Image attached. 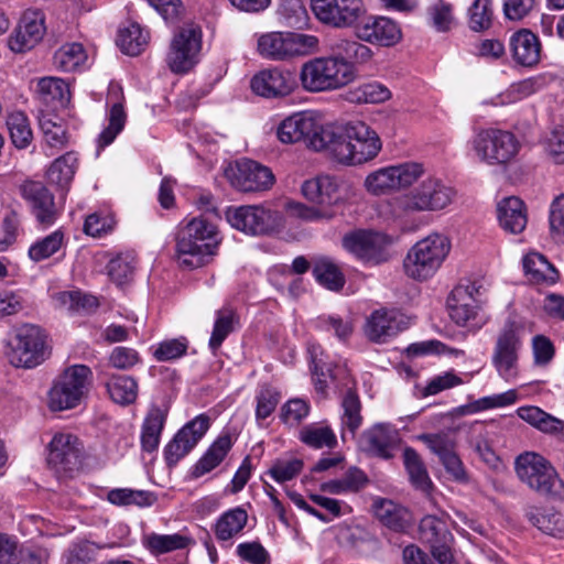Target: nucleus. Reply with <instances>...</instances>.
Returning a JSON list of instances; mask_svg holds the SVG:
<instances>
[{"mask_svg":"<svg viewBox=\"0 0 564 564\" xmlns=\"http://www.w3.org/2000/svg\"><path fill=\"white\" fill-rule=\"evenodd\" d=\"M216 227L203 217L193 218L177 235L176 254L182 268L196 269L205 265L220 243Z\"/></svg>","mask_w":564,"mask_h":564,"instance_id":"f257e3e1","label":"nucleus"},{"mask_svg":"<svg viewBox=\"0 0 564 564\" xmlns=\"http://www.w3.org/2000/svg\"><path fill=\"white\" fill-rule=\"evenodd\" d=\"M356 77L355 67L332 56L314 57L302 65L300 80L310 93L339 89Z\"/></svg>","mask_w":564,"mask_h":564,"instance_id":"f03ea898","label":"nucleus"},{"mask_svg":"<svg viewBox=\"0 0 564 564\" xmlns=\"http://www.w3.org/2000/svg\"><path fill=\"white\" fill-rule=\"evenodd\" d=\"M93 371L86 365H73L59 373L48 391V408L64 411L77 408L88 395Z\"/></svg>","mask_w":564,"mask_h":564,"instance_id":"7ed1b4c3","label":"nucleus"},{"mask_svg":"<svg viewBox=\"0 0 564 564\" xmlns=\"http://www.w3.org/2000/svg\"><path fill=\"white\" fill-rule=\"evenodd\" d=\"M514 468L520 480L534 491L547 497L564 498V481L542 455L525 452L516 458Z\"/></svg>","mask_w":564,"mask_h":564,"instance_id":"20e7f679","label":"nucleus"},{"mask_svg":"<svg viewBox=\"0 0 564 564\" xmlns=\"http://www.w3.org/2000/svg\"><path fill=\"white\" fill-rule=\"evenodd\" d=\"M451 250L447 237L433 234L417 241L404 259V270L414 280H427L440 269Z\"/></svg>","mask_w":564,"mask_h":564,"instance_id":"39448f33","label":"nucleus"},{"mask_svg":"<svg viewBox=\"0 0 564 564\" xmlns=\"http://www.w3.org/2000/svg\"><path fill=\"white\" fill-rule=\"evenodd\" d=\"M523 327L514 319H507L497 335L491 364L498 376L505 381H511L519 373V358L523 346Z\"/></svg>","mask_w":564,"mask_h":564,"instance_id":"423d86ee","label":"nucleus"},{"mask_svg":"<svg viewBox=\"0 0 564 564\" xmlns=\"http://www.w3.org/2000/svg\"><path fill=\"white\" fill-rule=\"evenodd\" d=\"M318 40L314 35L295 32H269L258 40V52L272 61H286L315 51Z\"/></svg>","mask_w":564,"mask_h":564,"instance_id":"0eeeda50","label":"nucleus"},{"mask_svg":"<svg viewBox=\"0 0 564 564\" xmlns=\"http://www.w3.org/2000/svg\"><path fill=\"white\" fill-rule=\"evenodd\" d=\"M455 189L441 180L429 177L399 198L405 213L437 212L446 208L455 197Z\"/></svg>","mask_w":564,"mask_h":564,"instance_id":"6e6552de","label":"nucleus"},{"mask_svg":"<svg viewBox=\"0 0 564 564\" xmlns=\"http://www.w3.org/2000/svg\"><path fill=\"white\" fill-rule=\"evenodd\" d=\"M46 335L36 325L25 324L17 329L7 352L14 367L34 368L46 358Z\"/></svg>","mask_w":564,"mask_h":564,"instance_id":"1a4fd4ad","label":"nucleus"},{"mask_svg":"<svg viewBox=\"0 0 564 564\" xmlns=\"http://www.w3.org/2000/svg\"><path fill=\"white\" fill-rule=\"evenodd\" d=\"M228 224L250 236H264L276 231L281 226L280 214L262 205L230 206L226 210Z\"/></svg>","mask_w":564,"mask_h":564,"instance_id":"9d476101","label":"nucleus"},{"mask_svg":"<svg viewBox=\"0 0 564 564\" xmlns=\"http://www.w3.org/2000/svg\"><path fill=\"white\" fill-rule=\"evenodd\" d=\"M477 156L490 165L510 163L520 150V143L512 132L487 129L480 131L474 140Z\"/></svg>","mask_w":564,"mask_h":564,"instance_id":"9b49d317","label":"nucleus"},{"mask_svg":"<svg viewBox=\"0 0 564 564\" xmlns=\"http://www.w3.org/2000/svg\"><path fill=\"white\" fill-rule=\"evenodd\" d=\"M392 239L376 230H355L343 237V247L358 260L369 265H378L390 259L389 247Z\"/></svg>","mask_w":564,"mask_h":564,"instance_id":"f8f14e48","label":"nucleus"},{"mask_svg":"<svg viewBox=\"0 0 564 564\" xmlns=\"http://www.w3.org/2000/svg\"><path fill=\"white\" fill-rule=\"evenodd\" d=\"M83 446L69 433H56L47 445V465L58 477H73L82 466Z\"/></svg>","mask_w":564,"mask_h":564,"instance_id":"ddd939ff","label":"nucleus"},{"mask_svg":"<svg viewBox=\"0 0 564 564\" xmlns=\"http://www.w3.org/2000/svg\"><path fill=\"white\" fill-rule=\"evenodd\" d=\"M316 19L333 28L356 26L366 14L362 0H311Z\"/></svg>","mask_w":564,"mask_h":564,"instance_id":"4468645a","label":"nucleus"},{"mask_svg":"<svg viewBox=\"0 0 564 564\" xmlns=\"http://www.w3.org/2000/svg\"><path fill=\"white\" fill-rule=\"evenodd\" d=\"M351 144L350 122L341 126H322L314 134L311 149L326 152L333 160L344 165H355Z\"/></svg>","mask_w":564,"mask_h":564,"instance_id":"2eb2a0df","label":"nucleus"},{"mask_svg":"<svg viewBox=\"0 0 564 564\" xmlns=\"http://www.w3.org/2000/svg\"><path fill=\"white\" fill-rule=\"evenodd\" d=\"M351 144L350 122L341 126H322L314 134L311 149L326 152L333 160L344 165H355Z\"/></svg>","mask_w":564,"mask_h":564,"instance_id":"dca6fc26","label":"nucleus"},{"mask_svg":"<svg viewBox=\"0 0 564 564\" xmlns=\"http://www.w3.org/2000/svg\"><path fill=\"white\" fill-rule=\"evenodd\" d=\"M200 47L202 33L198 28L180 29L173 36L166 57L170 69L176 74H184L191 70L197 63Z\"/></svg>","mask_w":564,"mask_h":564,"instance_id":"f3484780","label":"nucleus"},{"mask_svg":"<svg viewBox=\"0 0 564 564\" xmlns=\"http://www.w3.org/2000/svg\"><path fill=\"white\" fill-rule=\"evenodd\" d=\"M422 174L421 164L408 162L370 173L365 181V186L368 192L381 195L391 189L412 185Z\"/></svg>","mask_w":564,"mask_h":564,"instance_id":"a211bd4d","label":"nucleus"},{"mask_svg":"<svg viewBox=\"0 0 564 564\" xmlns=\"http://www.w3.org/2000/svg\"><path fill=\"white\" fill-rule=\"evenodd\" d=\"M209 426L210 419L206 414H199L186 423L164 448L167 466L173 467L185 457L197 445Z\"/></svg>","mask_w":564,"mask_h":564,"instance_id":"6ab92c4d","label":"nucleus"},{"mask_svg":"<svg viewBox=\"0 0 564 564\" xmlns=\"http://www.w3.org/2000/svg\"><path fill=\"white\" fill-rule=\"evenodd\" d=\"M225 174L235 188L246 193L267 191L274 182V175L269 167L251 160L237 162Z\"/></svg>","mask_w":564,"mask_h":564,"instance_id":"aec40b11","label":"nucleus"},{"mask_svg":"<svg viewBox=\"0 0 564 564\" xmlns=\"http://www.w3.org/2000/svg\"><path fill=\"white\" fill-rule=\"evenodd\" d=\"M419 534L422 542L431 547L433 557L440 564H453L451 543L453 535L445 520L436 516H425L421 519Z\"/></svg>","mask_w":564,"mask_h":564,"instance_id":"412c9836","label":"nucleus"},{"mask_svg":"<svg viewBox=\"0 0 564 564\" xmlns=\"http://www.w3.org/2000/svg\"><path fill=\"white\" fill-rule=\"evenodd\" d=\"M21 195L28 203L36 221L43 226H52L59 216L54 195L41 182L29 181L21 186Z\"/></svg>","mask_w":564,"mask_h":564,"instance_id":"4be33fe9","label":"nucleus"},{"mask_svg":"<svg viewBox=\"0 0 564 564\" xmlns=\"http://www.w3.org/2000/svg\"><path fill=\"white\" fill-rule=\"evenodd\" d=\"M46 32L44 13L28 10L21 17L18 26L9 39L13 52L23 53L39 44Z\"/></svg>","mask_w":564,"mask_h":564,"instance_id":"5701e85b","label":"nucleus"},{"mask_svg":"<svg viewBox=\"0 0 564 564\" xmlns=\"http://www.w3.org/2000/svg\"><path fill=\"white\" fill-rule=\"evenodd\" d=\"M296 87V76L291 70L278 67L259 72L251 79V89L254 94L275 98L291 94Z\"/></svg>","mask_w":564,"mask_h":564,"instance_id":"b1692460","label":"nucleus"},{"mask_svg":"<svg viewBox=\"0 0 564 564\" xmlns=\"http://www.w3.org/2000/svg\"><path fill=\"white\" fill-rule=\"evenodd\" d=\"M359 40L381 46H393L402 37L399 25L386 17H368L356 25Z\"/></svg>","mask_w":564,"mask_h":564,"instance_id":"393cba45","label":"nucleus"},{"mask_svg":"<svg viewBox=\"0 0 564 564\" xmlns=\"http://www.w3.org/2000/svg\"><path fill=\"white\" fill-rule=\"evenodd\" d=\"M395 442L397 432L388 424L377 423L360 434L358 447L370 456L390 459Z\"/></svg>","mask_w":564,"mask_h":564,"instance_id":"a878e982","label":"nucleus"},{"mask_svg":"<svg viewBox=\"0 0 564 564\" xmlns=\"http://www.w3.org/2000/svg\"><path fill=\"white\" fill-rule=\"evenodd\" d=\"M440 457L446 471L456 480H466V471L458 455L455 453V441L447 434H422L419 437Z\"/></svg>","mask_w":564,"mask_h":564,"instance_id":"bb28decb","label":"nucleus"},{"mask_svg":"<svg viewBox=\"0 0 564 564\" xmlns=\"http://www.w3.org/2000/svg\"><path fill=\"white\" fill-rule=\"evenodd\" d=\"M321 127L311 115L296 112L280 123L276 135L281 142L286 144L304 141L311 149L313 137Z\"/></svg>","mask_w":564,"mask_h":564,"instance_id":"cd10ccee","label":"nucleus"},{"mask_svg":"<svg viewBox=\"0 0 564 564\" xmlns=\"http://www.w3.org/2000/svg\"><path fill=\"white\" fill-rule=\"evenodd\" d=\"M301 191L307 200L322 207L333 209L343 200L339 183L336 177L330 175H318L305 181Z\"/></svg>","mask_w":564,"mask_h":564,"instance_id":"c85d7f7f","label":"nucleus"},{"mask_svg":"<svg viewBox=\"0 0 564 564\" xmlns=\"http://www.w3.org/2000/svg\"><path fill=\"white\" fill-rule=\"evenodd\" d=\"M355 165L375 159L382 148L378 133L362 121L350 122Z\"/></svg>","mask_w":564,"mask_h":564,"instance_id":"c756f323","label":"nucleus"},{"mask_svg":"<svg viewBox=\"0 0 564 564\" xmlns=\"http://www.w3.org/2000/svg\"><path fill=\"white\" fill-rule=\"evenodd\" d=\"M510 47L514 61L522 66H535L541 59L540 40L530 30L516 32L510 39Z\"/></svg>","mask_w":564,"mask_h":564,"instance_id":"7c9ffc66","label":"nucleus"},{"mask_svg":"<svg viewBox=\"0 0 564 564\" xmlns=\"http://www.w3.org/2000/svg\"><path fill=\"white\" fill-rule=\"evenodd\" d=\"M372 507L376 518L386 528L398 533H404L411 527L412 519L408 509L392 500L378 499Z\"/></svg>","mask_w":564,"mask_h":564,"instance_id":"2f4dec72","label":"nucleus"},{"mask_svg":"<svg viewBox=\"0 0 564 564\" xmlns=\"http://www.w3.org/2000/svg\"><path fill=\"white\" fill-rule=\"evenodd\" d=\"M497 217L500 227L510 234L522 232L528 223L524 203L516 196L507 197L498 204Z\"/></svg>","mask_w":564,"mask_h":564,"instance_id":"473e14b6","label":"nucleus"},{"mask_svg":"<svg viewBox=\"0 0 564 564\" xmlns=\"http://www.w3.org/2000/svg\"><path fill=\"white\" fill-rule=\"evenodd\" d=\"M401 323L394 312L377 310L367 318L365 334L375 343H384L401 330Z\"/></svg>","mask_w":564,"mask_h":564,"instance_id":"72a5a7b5","label":"nucleus"},{"mask_svg":"<svg viewBox=\"0 0 564 564\" xmlns=\"http://www.w3.org/2000/svg\"><path fill=\"white\" fill-rule=\"evenodd\" d=\"M166 415V411L156 405L150 408L141 426L142 451L153 453L158 449Z\"/></svg>","mask_w":564,"mask_h":564,"instance_id":"f704fd0d","label":"nucleus"},{"mask_svg":"<svg viewBox=\"0 0 564 564\" xmlns=\"http://www.w3.org/2000/svg\"><path fill=\"white\" fill-rule=\"evenodd\" d=\"M232 447V441L229 434L220 435L198 459L192 469V476L199 478L212 471L221 464Z\"/></svg>","mask_w":564,"mask_h":564,"instance_id":"c9c22d12","label":"nucleus"},{"mask_svg":"<svg viewBox=\"0 0 564 564\" xmlns=\"http://www.w3.org/2000/svg\"><path fill=\"white\" fill-rule=\"evenodd\" d=\"M340 406L343 413L340 415L341 437L345 440V433L349 432L352 437L364 422L361 415V401L356 390L348 389L343 394Z\"/></svg>","mask_w":564,"mask_h":564,"instance_id":"e433bc0d","label":"nucleus"},{"mask_svg":"<svg viewBox=\"0 0 564 564\" xmlns=\"http://www.w3.org/2000/svg\"><path fill=\"white\" fill-rule=\"evenodd\" d=\"M525 517L532 525L545 534L564 535V516L553 508L529 507Z\"/></svg>","mask_w":564,"mask_h":564,"instance_id":"4c0bfd02","label":"nucleus"},{"mask_svg":"<svg viewBox=\"0 0 564 564\" xmlns=\"http://www.w3.org/2000/svg\"><path fill=\"white\" fill-rule=\"evenodd\" d=\"M523 269L530 281L552 285L557 282L560 274L547 259L538 252L528 253L523 258Z\"/></svg>","mask_w":564,"mask_h":564,"instance_id":"58836bf2","label":"nucleus"},{"mask_svg":"<svg viewBox=\"0 0 564 564\" xmlns=\"http://www.w3.org/2000/svg\"><path fill=\"white\" fill-rule=\"evenodd\" d=\"M78 158L74 152H67L54 160L47 170V180L63 192H66L77 170Z\"/></svg>","mask_w":564,"mask_h":564,"instance_id":"ea45409f","label":"nucleus"},{"mask_svg":"<svg viewBox=\"0 0 564 564\" xmlns=\"http://www.w3.org/2000/svg\"><path fill=\"white\" fill-rule=\"evenodd\" d=\"M248 522V513L237 507L224 512L215 523V535L218 541H229L239 534Z\"/></svg>","mask_w":564,"mask_h":564,"instance_id":"a19ab883","label":"nucleus"},{"mask_svg":"<svg viewBox=\"0 0 564 564\" xmlns=\"http://www.w3.org/2000/svg\"><path fill=\"white\" fill-rule=\"evenodd\" d=\"M312 272L316 281L330 291H339L345 285L344 273L329 258H316L313 262Z\"/></svg>","mask_w":564,"mask_h":564,"instance_id":"79ce46f5","label":"nucleus"},{"mask_svg":"<svg viewBox=\"0 0 564 564\" xmlns=\"http://www.w3.org/2000/svg\"><path fill=\"white\" fill-rule=\"evenodd\" d=\"M37 93L43 102L65 107L70 99L69 86L61 78L45 77L37 83Z\"/></svg>","mask_w":564,"mask_h":564,"instance_id":"37998d69","label":"nucleus"},{"mask_svg":"<svg viewBox=\"0 0 564 564\" xmlns=\"http://www.w3.org/2000/svg\"><path fill=\"white\" fill-rule=\"evenodd\" d=\"M111 400L118 404H131L138 395V383L130 376L113 375L106 382Z\"/></svg>","mask_w":564,"mask_h":564,"instance_id":"c03bdc74","label":"nucleus"},{"mask_svg":"<svg viewBox=\"0 0 564 564\" xmlns=\"http://www.w3.org/2000/svg\"><path fill=\"white\" fill-rule=\"evenodd\" d=\"M334 55H330L335 58H340L346 64L354 63H366L372 56V51L367 45L347 39H340L336 41L333 45Z\"/></svg>","mask_w":564,"mask_h":564,"instance_id":"a18cd8bd","label":"nucleus"},{"mask_svg":"<svg viewBox=\"0 0 564 564\" xmlns=\"http://www.w3.org/2000/svg\"><path fill=\"white\" fill-rule=\"evenodd\" d=\"M403 462L412 485L422 491H429L432 487V481L417 452L412 447H405L403 451Z\"/></svg>","mask_w":564,"mask_h":564,"instance_id":"49530a36","label":"nucleus"},{"mask_svg":"<svg viewBox=\"0 0 564 564\" xmlns=\"http://www.w3.org/2000/svg\"><path fill=\"white\" fill-rule=\"evenodd\" d=\"M390 90L378 82H371L349 89L345 99L352 104H379L390 98Z\"/></svg>","mask_w":564,"mask_h":564,"instance_id":"de8ad7c7","label":"nucleus"},{"mask_svg":"<svg viewBox=\"0 0 564 564\" xmlns=\"http://www.w3.org/2000/svg\"><path fill=\"white\" fill-rule=\"evenodd\" d=\"M236 323H238V316L232 307L225 306L216 312V321L209 338V347L214 352L218 350L227 336L234 332Z\"/></svg>","mask_w":564,"mask_h":564,"instance_id":"09e8293b","label":"nucleus"},{"mask_svg":"<svg viewBox=\"0 0 564 564\" xmlns=\"http://www.w3.org/2000/svg\"><path fill=\"white\" fill-rule=\"evenodd\" d=\"M135 258L129 252L118 253L107 264V273L118 286L129 284L133 280Z\"/></svg>","mask_w":564,"mask_h":564,"instance_id":"8fccbe9b","label":"nucleus"},{"mask_svg":"<svg viewBox=\"0 0 564 564\" xmlns=\"http://www.w3.org/2000/svg\"><path fill=\"white\" fill-rule=\"evenodd\" d=\"M147 43L148 33H143L138 23H131L129 26L119 30L117 45L127 55H139Z\"/></svg>","mask_w":564,"mask_h":564,"instance_id":"3c124183","label":"nucleus"},{"mask_svg":"<svg viewBox=\"0 0 564 564\" xmlns=\"http://www.w3.org/2000/svg\"><path fill=\"white\" fill-rule=\"evenodd\" d=\"M468 28L473 32H485L492 26V0H474L468 9Z\"/></svg>","mask_w":564,"mask_h":564,"instance_id":"603ef678","label":"nucleus"},{"mask_svg":"<svg viewBox=\"0 0 564 564\" xmlns=\"http://www.w3.org/2000/svg\"><path fill=\"white\" fill-rule=\"evenodd\" d=\"M191 539L175 533V534H158L151 533L144 538L145 546L153 554H163L175 550H182L188 546Z\"/></svg>","mask_w":564,"mask_h":564,"instance_id":"864d4df0","label":"nucleus"},{"mask_svg":"<svg viewBox=\"0 0 564 564\" xmlns=\"http://www.w3.org/2000/svg\"><path fill=\"white\" fill-rule=\"evenodd\" d=\"M87 56L80 43H67L57 50L53 57L56 68L63 72H73L79 67Z\"/></svg>","mask_w":564,"mask_h":564,"instance_id":"5fc2aeb1","label":"nucleus"},{"mask_svg":"<svg viewBox=\"0 0 564 564\" xmlns=\"http://www.w3.org/2000/svg\"><path fill=\"white\" fill-rule=\"evenodd\" d=\"M7 126L12 143L18 149H25L33 139L28 117L22 111H14L7 118Z\"/></svg>","mask_w":564,"mask_h":564,"instance_id":"6e6d98bb","label":"nucleus"},{"mask_svg":"<svg viewBox=\"0 0 564 564\" xmlns=\"http://www.w3.org/2000/svg\"><path fill=\"white\" fill-rule=\"evenodd\" d=\"M108 500L117 506L135 505L138 507H150L156 501V496L148 490L117 488L108 492Z\"/></svg>","mask_w":564,"mask_h":564,"instance_id":"4d7b16f0","label":"nucleus"},{"mask_svg":"<svg viewBox=\"0 0 564 564\" xmlns=\"http://www.w3.org/2000/svg\"><path fill=\"white\" fill-rule=\"evenodd\" d=\"M300 440L316 449L323 447L332 449L337 446L336 435L329 426H305L300 433Z\"/></svg>","mask_w":564,"mask_h":564,"instance_id":"13d9d810","label":"nucleus"},{"mask_svg":"<svg viewBox=\"0 0 564 564\" xmlns=\"http://www.w3.org/2000/svg\"><path fill=\"white\" fill-rule=\"evenodd\" d=\"M64 234L55 230L45 238L34 242L29 249V256L33 261H42L55 254L63 246Z\"/></svg>","mask_w":564,"mask_h":564,"instance_id":"bf43d9fd","label":"nucleus"},{"mask_svg":"<svg viewBox=\"0 0 564 564\" xmlns=\"http://www.w3.org/2000/svg\"><path fill=\"white\" fill-rule=\"evenodd\" d=\"M39 123L47 147L62 149L68 143V134L65 127L54 121L50 115H43Z\"/></svg>","mask_w":564,"mask_h":564,"instance_id":"052dcab7","label":"nucleus"},{"mask_svg":"<svg viewBox=\"0 0 564 564\" xmlns=\"http://www.w3.org/2000/svg\"><path fill=\"white\" fill-rule=\"evenodd\" d=\"M278 14L290 28L302 29L307 23V11L301 0H282Z\"/></svg>","mask_w":564,"mask_h":564,"instance_id":"680f3d73","label":"nucleus"},{"mask_svg":"<svg viewBox=\"0 0 564 564\" xmlns=\"http://www.w3.org/2000/svg\"><path fill=\"white\" fill-rule=\"evenodd\" d=\"M451 318L463 327L480 328L485 318L480 315V304H466L458 308L457 304L448 307Z\"/></svg>","mask_w":564,"mask_h":564,"instance_id":"e2e57ef3","label":"nucleus"},{"mask_svg":"<svg viewBox=\"0 0 564 564\" xmlns=\"http://www.w3.org/2000/svg\"><path fill=\"white\" fill-rule=\"evenodd\" d=\"M480 286L474 281H466L453 289L447 299V306L451 307L453 304H457L459 308L466 306V304H480Z\"/></svg>","mask_w":564,"mask_h":564,"instance_id":"0e129e2a","label":"nucleus"},{"mask_svg":"<svg viewBox=\"0 0 564 564\" xmlns=\"http://www.w3.org/2000/svg\"><path fill=\"white\" fill-rule=\"evenodd\" d=\"M433 26L438 32H447L454 22L453 4L445 0H434L427 8Z\"/></svg>","mask_w":564,"mask_h":564,"instance_id":"69168bd1","label":"nucleus"},{"mask_svg":"<svg viewBox=\"0 0 564 564\" xmlns=\"http://www.w3.org/2000/svg\"><path fill=\"white\" fill-rule=\"evenodd\" d=\"M126 122V112L121 104H115L109 113V126L100 133L98 138L99 148L109 145L123 129Z\"/></svg>","mask_w":564,"mask_h":564,"instance_id":"338daca9","label":"nucleus"},{"mask_svg":"<svg viewBox=\"0 0 564 564\" xmlns=\"http://www.w3.org/2000/svg\"><path fill=\"white\" fill-rule=\"evenodd\" d=\"M280 392L271 386H262L257 394L256 419L265 420L276 409L280 402Z\"/></svg>","mask_w":564,"mask_h":564,"instance_id":"774afa93","label":"nucleus"}]
</instances>
